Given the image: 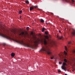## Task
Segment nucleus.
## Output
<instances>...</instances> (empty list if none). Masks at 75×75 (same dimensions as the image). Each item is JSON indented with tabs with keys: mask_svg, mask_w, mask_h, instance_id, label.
<instances>
[{
	"mask_svg": "<svg viewBox=\"0 0 75 75\" xmlns=\"http://www.w3.org/2000/svg\"><path fill=\"white\" fill-rule=\"evenodd\" d=\"M45 38H43L42 40H38L35 41L34 42V43L35 45H37L38 44L40 43V42H41L42 43H44V44L46 45L45 47H43L41 50H40L41 52H47L48 55H50L51 54V52H50V49L48 46V44L47 42V40L46 39L48 40L49 38V37L48 36H46L45 37Z\"/></svg>",
	"mask_w": 75,
	"mask_h": 75,
	"instance_id": "1",
	"label": "nucleus"
},
{
	"mask_svg": "<svg viewBox=\"0 0 75 75\" xmlns=\"http://www.w3.org/2000/svg\"><path fill=\"white\" fill-rule=\"evenodd\" d=\"M16 41L17 42H19L20 44H23V45L25 47H29V48H33V46L31 45H30V43H24L23 41L22 40H21V41H19V40H16Z\"/></svg>",
	"mask_w": 75,
	"mask_h": 75,
	"instance_id": "2",
	"label": "nucleus"
},
{
	"mask_svg": "<svg viewBox=\"0 0 75 75\" xmlns=\"http://www.w3.org/2000/svg\"><path fill=\"white\" fill-rule=\"evenodd\" d=\"M0 35L3 37H4V38H9L8 37V36H6V35H5L3 34V33H0Z\"/></svg>",
	"mask_w": 75,
	"mask_h": 75,
	"instance_id": "3",
	"label": "nucleus"
},
{
	"mask_svg": "<svg viewBox=\"0 0 75 75\" xmlns=\"http://www.w3.org/2000/svg\"><path fill=\"white\" fill-rule=\"evenodd\" d=\"M65 65H67V64L65 62H64L63 63L62 66L61 67V68H65Z\"/></svg>",
	"mask_w": 75,
	"mask_h": 75,
	"instance_id": "4",
	"label": "nucleus"
},
{
	"mask_svg": "<svg viewBox=\"0 0 75 75\" xmlns=\"http://www.w3.org/2000/svg\"><path fill=\"white\" fill-rule=\"evenodd\" d=\"M57 38L58 40H61L63 39V36H59V35H57Z\"/></svg>",
	"mask_w": 75,
	"mask_h": 75,
	"instance_id": "5",
	"label": "nucleus"
},
{
	"mask_svg": "<svg viewBox=\"0 0 75 75\" xmlns=\"http://www.w3.org/2000/svg\"><path fill=\"white\" fill-rule=\"evenodd\" d=\"M53 45H56V44H55L54 42V43H53L50 44V46H51V47L53 46Z\"/></svg>",
	"mask_w": 75,
	"mask_h": 75,
	"instance_id": "6",
	"label": "nucleus"
},
{
	"mask_svg": "<svg viewBox=\"0 0 75 75\" xmlns=\"http://www.w3.org/2000/svg\"><path fill=\"white\" fill-rule=\"evenodd\" d=\"M62 69H63L64 71H67V67H64L62 68Z\"/></svg>",
	"mask_w": 75,
	"mask_h": 75,
	"instance_id": "7",
	"label": "nucleus"
},
{
	"mask_svg": "<svg viewBox=\"0 0 75 75\" xmlns=\"http://www.w3.org/2000/svg\"><path fill=\"white\" fill-rule=\"evenodd\" d=\"M65 49L67 52H68V49L67 48V46H65Z\"/></svg>",
	"mask_w": 75,
	"mask_h": 75,
	"instance_id": "8",
	"label": "nucleus"
},
{
	"mask_svg": "<svg viewBox=\"0 0 75 75\" xmlns=\"http://www.w3.org/2000/svg\"><path fill=\"white\" fill-rule=\"evenodd\" d=\"M64 54H65V58H67V57H66V56H67V55L68 54H67V52H65V51H64Z\"/></svg>",
	"mask_w": 75,
	"mask_h": 75,
	"instance_id": "9",
	"label": "nucleus"
},
{
	"mask_svg": "<svg viewBox=\"0 0 75 75\" xmlns=\"http://www.w3.org/2000/svg\"><path fill=\"white\" fill-rule=\"evenodd\" d=\"M40 22L42 23H43L44 22V20L42 19H40Z\"/></svg>",
	"mask_w": 75,
	"mask_h": 75,
	"instance_id": "10",
	"label": "nucleus"
},
{
	"mask_svg": "<svg viewBox=\"0 0 75 75\" xmlns=\"http://www.w3.org/2000/svg\"><path fill=\"white\" fill-rule=\"evenodd\" d=\"M73 35H75V30H74V31L71 33Z\"/></svg>",
	"mask_w": 75,
	"mask_h": 75,
	"instance_id": "11",
	"label": "nucleus"
},
{
	"mask_svg": "<svg viewBox=\"0 0 75 75\" xmlns=\"http://www.w3.org/2000/svg\"><path fill=\"white\" fill-rule=\"evenodd\" d=\"M14 55H15V54H14V53H12L11 54V56L12 57H14Z\"/></svg>",
	"mask_w": 75,
	"mask_h": 75,
	"instance_id": "12",
	"label": "nucleus"
},
{
	"mask_svg": "<svg viewBox=\"0 0 75 75\" xmlns=\"http://www.w3.org/2000/svg\"><path fill=\"white\" fill-rule=\"evenodd\" d=\"M34 9V7H30V10H33Z\"/></svg>",
	"mask_w": 75,
	"mask_h": 75,
	"instance_id": "13",
	"label": "nucleus"
},
{
	"mask_svg": "<svg viewBox=\"0 0 75 75\" xmlns=\"http://www.w3.org/2000/svg\"><path fill=\"white\" fill-rule=\"evenodd\" d=\"M72 52L73 54H75V50L74 49L72 50Z\"/></svg>",
	"mask_w": 75,
	"mask_h": 75,
	"instance_id": "14",
	"label": "nucleus"
},
{
	"mask_svg": "<svg viewBox=\"0 0 75 75\" xmlns=\"http://www.w3.org/2000/svg\"><path fill=\"white\" fill-rule=\"evenodd\" d=\"M45 28H43L42 30V32H44V31L45 30Z\"/></svg>",
	"mask_w": 75,
	"mask_h": 75,
	"instance_id": "15",
	"label": "nucleus"
},
{
	"mask_svg": "<svg viewBox=\"0 0 75 75\" xmlns=\"http://www.w3.org/2000/svg\"><path fill=\"white\" fill-rule=\"evenodd\" d=\"M63 1H65L66 2H67V3H70V1H68L67 0H63Z\"/></svg>",
	"mask_w": 75,
	"mask_h": 75,
	"instance_id": "16",
	"label": "nucleus"
},
{
	"mask_svg": "<svg viewBox=\"0 0 75 75\" xmlns=\"http://www.w3.org/2000/svg\"><path fill=\"white\" fill-rule=\"evenodd\" d=\"M25 3L26 4H29V1L28 0L26 1Z\"/></svg>",
	"mask_w": 75,
	"mask_h": 75,
	"instance_id": "17",
	"label": "nucleus"
},
{
	"mask_svg": "<svg viewBox=\"0 0 75 75\" xmlns=\"http://www.w3.org/2000/svg\"><path fill=\"white\" fill-rule=\"evenodd\" d=\"M64 61L65 62H67V59H64Z\"/></svg>",
	"mask_w": 75,
	"mask_h": 75,
	"instance_id": "18",
	"label": "nucleus"
},
{
	"mask_svg": "<svg viewBox=\"0 0 75 75\" xmlns=\"http://www.w3.org/2000/svg\"><path fill=\"white\" fill-rule=\"evenodd\" d=\"M24 32H22L20 34L21 35H24Z\"/></svg>",
	"mask_w": 75,
	"mask_h": 75,
	"instance_id": "19",
	"label": "nucleus"
},
{
	"mask_svg": "<svg viewBox=\"0 0 75 75\" xmlns=\"http://www.w3.org/2000/svg\"><path fill=\"white\" fill-rule=\"evenodd\" d=\"M19 14H21V13H22V11H19Z\"/></svg>",
	"mask_w": 75,
	"mask_h": 75,
	"instance_id": "20",
	"label": "nucleus"
},
{
	"mask_svg": "<svg viewBox=\"0 0 75 75\" xmlns=\"http://www.w3.org/2000/svg\"><path fill=\"white\" fill-rule=\"evenodd\" d=\"M26 29L27 30H29V29H30V28H29V27H27L26 28Z\"/></svg>",
	"mask_w": 75,
	"mask_h": 75,
	"instance_id": "21",
	"label": "nucleus"
},
{
	"mask_svg": "<svg viewBox=\"0 0 75 75\" xmlns=\"http://www.w3.org/2000/svg\"><path fill=\"white\" fill-rule=\"evenodd\" d=\"M50 59H54V56H53V57H52Z\"/></svg>",
	"mask_w": 75,
	"mask_h": 75,
	"instance_id": "22",
	"label": "nucleus"
},
{
	"mask_svg": "<svg viewBox=\"0 0 75 75\" xmlns=\"http://www.w3.org/2000/svg\"><path fill=\"white\" fill-rule=\"evenodd\" d=\"M71 1L72 2V3H74V2H75V1H74V0H72Z\"/></svg>",
	"mask_w": 75,
	"mask_h": 75,
	"instance_id": "23",
	"label": "nucleus"
},
{
	"mask_svg": "<svg viewBox=\"0 0 75 75\" xmlns=\"http://www.w3.org/2000/svg\"><path fill=\"white\" fill-rule=\"evenodd\" d=\"M45 33L46 34H48V33L47 32H45Z\"/></svg>",
	"mask_w": 75,
	"mask_h": 75,
	"instance_id": "24",
	"label": "nucleus"
},
{
	"mask_svg": "<svg viewBox=\"0 0 75 75\" xmlns=\"http://www.w3.org/2000/svg\"><path fill=\"white\" fill-rule=\"evenodd\" d=\"M71 44V42H68L69 45V44Z\"/></svg>",
	"mask_w": 75,
	"mask_h": 75,
	"instance_id": "25",
	"label": "nucleus"
},
{
	"mask_svg": "<svg viewBox=\"0 0 75 75\" xmlns=\"http://www.w3.org/2000/svg\"><path fill=\"white\" fill-rule=\"evenodd\" d=\"M59 64H62V62H59Z\"/></svg>",
	"mask_w": 75,
	"mask_h": 75,
	"instance_id": "26",
	"label": "nucleus"
},
{
	"mask_svg": "<svg viewBox=\"0 0 75 75\" xmlns=\"http://www.w3.org/2000/svg\"><path fill=\"white\" fill-rule=\"evenodd\" d=\"M61 72V71H60L59 70L58 71V72H59L60 73Z\"/></svg>",
	"mask_w": 75,
	"mask_h": 75,
	"instance_id": "27",
	"label": "nucleus"
},
{
	"mask_svg": "<svg viewBox=\"0 0 75 75\" xmlns=\"http://www.w3.org/2000/svg\"><path fill=\"white\" fill-rule=\"evenodd\" d=\"M5 45H6V44H3V45H4V46H5Z\"/></svg>",
	"mask_w": 75,
	"mask_h": 75,
	"instance_id": "28",
	"label": "nucleus"
},
{
	"mask_svg": "<svg viewBox=\"0 0 75 75\" xmlns=\"http://www.w3.org/2000/svg\"><path fill=\"white\" fill-rule=\"evenodd\" d=\"M59 57H61V55H60V54H59Z\"/></svg>",
	"mask_w": 75,
	"mask_h": 75,
	"instance_id": "29",
	"label": "nucleus"
},
{
	"mask_svg": "<svg viewBox=\"0 0 75 75\" xmlns=\"http://www.w3.org/2000/svg\"><path fill=\"white\" fill-rule=\"evenodd\" d=\"M59 32L60 33H61V31L60 30H59Z\"/></svg>",
	"mask_w": 75,
	"mask_h": 75,
	"instance_id": "30",
	"label": "nucleus"
},
{
	"mask_svg": "<svg viewBox=\"0 0 75 75\" xmlns=\"http://www.w3.org/2000/svg\"><path fill=\"white\" fill-rule=\"evenodd\" d=\"M75 60V58H74L73 59V60L74 61V60Z\"/></svg>",
	"mask_w": 75,
	"mask_h": 75,
	"instance_id": "31",
	"label": "nucleus"
},
{
	"mask_svg": "<svg viewBox=\"0 0 75 75\" xmlns=\"http://www.w3.org/2000/svg\"><path fill=\"white\" fill-rule=\"evenodd\" d=\"M20 18H21V16H20Z\"/></svg>",
	"mask_w": 75,
	"mask_h": 75,
	"instance_id": "32",
	"label": "nucleus"
},
{
	"mask_svg": "<svg viewBox=\"0 0 75 75\" xmlns=\"http://www.w3.org/2000/svg\"><path fill=\"white\" fill-rule=\"evenodd\" d=\"M72 71L74 72V70H72Z\"/></svg>",
	"mask_w": 75,
	"mask_h": 75,
	"instance_id": "33",
	"label": "nucleus"
},
{
	"mask_svg": "<svg viewBox=\"0 0 75 75\" xmlns=\"http://www.w3.org/2000/svg\"><path fill=\"white\" fill-rule=\"evenodd\" d=\"M36 7H37V6H36Z\"/></svg>",
	"mask_w": 75,
	"mask_h": 75,
	"instance_id": "34",
	"label": "nucleus"
},
{
	"mask_svg": "<svg viewBox=\"0 0 75 75\" xmlns=\"http://www.w3.org/2000/svg\"><path fill=\"white\" fill-rule=\"evenodd\" d=\"M45 23H46V24H47V22H45Z\"/></svg>",
	"mask_w": 75,
	"mask_h": 75,
	"instance_id": "35",
	"label": "nucleus"
},
{
	"mask_svg": "<svg viewBox=\"0 0 75 75\" xmlns=\"http://www.w3.org/2000/svg\"><path fill=\"white\" fill-rule=\"evenodd\" d=\"M68 47H69V45H68Z\"/></svg>",
	"mask_w": 75,
	"mask_h": 75,
	"instance_id": "36",
	"label": "nucleus"
},
{
	"mask_svg": "<svg viewBox=\"0 0 75 75\" xmlns=\"http://www.w3.org/2000/svg\"><path fill=\"white\" fill-rule=\"evenodd\" d=\"M52 14H53V13H52Z\"/></svg>",
	"mask_w": 75,
	"mask_h": 75,
	"instance_id": "37",
	"label": "nucleus"
},
{
	"mask_svg": "<svg viewBox=\"0 0 75 75\" xmlns=\"http://www.w3.org/2000/svg\"><path fill=\"white\" fill-rule=\"evenodd\" d=\"M67 71H68V70H67Z\"/></svg>",
	"mask_w": 75,
	"mask_h": 75,
	"instance_id": "38",
	"label": "nucleus"
}]
</instances>
